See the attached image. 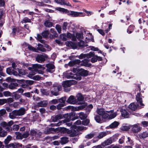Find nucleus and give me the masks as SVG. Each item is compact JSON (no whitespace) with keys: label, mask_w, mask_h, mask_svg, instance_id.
<instances>
[{"label":"nucleus","mask_w":148,"mask_h":148,"mask_svg":"<svg viewBox=\"0 0 148 148\" xmlns=\"http://www.w3.org/2000/svg\"><path fill=\"white\" fill-rule=\"evenodd\" d=\"M17 116H19L18 110H14L9 113V116L11 119H14Z\"/></svg>","instance_id":"nucleus-19"},{"label":"nucleus","mask_w":148,"mask_h":148,"mask_svg":"<svg viewBox=\"0 0 148 148\" xmlns=\"http://www.w3.org/2000/svg\"><path fill=\"white\" fill-rule=\"evenodd\" d=\"M59 129V127H58L56 129H54L53 128H49L47 129V133L49 134L51 133H53V132H56L57 130Z\"/></svg>","instance_id":"nucleus-39"},{"label":"nucleus","mask_w":148,"mask_h":148,"mask_svg":"<svg viewBox=\"0 0 148 148\" xmlns=\"http://www.w3.org/2000/svg\"><path fill=\"white\" fill-rule=\"evenodd\" d=\"M55 10H58L64 13L68 14V15L72 17L84 16L85 14L82 12H77L74 11H69L66 9L60 7H56Z\"/></svg>","instance_id":"nucleus-2"},{"label":"nucleus","mask_w":148,"mask_h":148,"mask_svg":"<svg viewBox=\"0 0 148 148\" xmlns=\"http://www.w3.org/2000/svg\"><path fill=\"white\" fill-rule=\"evenodd\" d=\"M19 128V127L18 125H14L13 126L12 129L14 130L17 131Z\"/></svg>","instance_id":"nucleus-60"},{"label":"nucleus","mask_w":148,"mask_h":148,"mask_svg":"<svg viewBox=\"0 0 148 148\" xmlns=\"http://www.w3.org/2000/svg\"><path fill=\"white\" fill-rule=\"evenodd\" d=\"M89 120L86 119L82 121V124L84 125H87L89 122Z\"/></svg>","instance_id":"nucleus-58"},{"label":"nucleus","mask_w":148,"mask_h":148,"mask_svg":"<svg viewBox=\"0 0 148 148\" xmlns=\"http://www.w3.org/2000/svg\"><path fill=\"white\" fill-rule=\"evenodd\" d=\"M63 78L67 79L74 78L78 80H80L81 79L80 76H77V74H73L72 71H67L63 73Z\"/></svg>","instance_id":"nucleus-4"},{"label":"nucleus","mask_w":148,"mask_h":148,"mask_svg":"<svg viewBox=\"0 0 148 148\" xmlns=\"http://www.w3.org/2000/svg\"><path fill=\"white\" fill-rule=\"evenodd\" d=\"M16 70L18 72V73L24 75H25V72L24 70L20 69L19 68H17V69Z\"/></svg>","instance_id":"nucleus-54"},{"label":"nucleus","mask_w":148,"mask_h":148,"mask_svg":"<svg viewBox=\"0 0 148 148\" xmlns=\"http://www.w3.org/2000/svg\"><path fill=\"white\" fill-rule=\"evenodd\" d=\"M32 79L35 80H39L40 79L43 80L44 79V78L42 77H40L38 75H36L34 76Z\"/></svg>","instance_id":"nucleus-45"},{"label":"nucleus","mask_w":148,"mask_h":148,"mask_svg":"<svg viewBox=\"0 0 148 148\" xmlns=\"http://www.w3.org/2000/svg\"><path fill=\"white\" fill-rule=\"evenodd\" d=\"M45 26L47 27H50L52 26V23L50 22L49 21H45Z\"/></svg>","instance_id":"nucleus-44"},{"label":"nucleus","mask_w":148,"mask_h":148,"mask_svg":"<svg viewBox=\"0 0 148 148\" xmlns=\"http://www.w3.org/2000/svg\"><path fill=\"white\" fill-rule=\"evenodd\" d=\"M77 82L75 80H69L63 81L62 86L63 87L66 88L72 85L75 84Z\"/></svg>","instance_id":"nucleus-12"},{"label":"nucleus","mask_w":148,"mask_h":148,"mask_svg":"<svg viewBox=\"0 0 148 148\" xmlns=\"http://www.w3.org/2000/svg\"><path fill=\"white\" fill-rule=\"evenodd\" d=\"M60 38L62 40L65 41L67 40V35L65 34H62L60 35Z\"/></svg>","instance_id":"nucleus-46"},{"label":"nucleus","mask_w":148,"mask_h":148,"mask_svg":"<svg viewBox=\"0 0 148 148\" xmlns=\"http://www.w3.org/2000/svg\"><path fill=\"white\" fill-rule=\"evenodd\" d=\"M83 62L82 65L85 66H89V64L88 63L89 61V60L87 59H85L83 60Z\"/></svg>","instance_id":"nucleus-41"},{"label":"nucleus","mask_w":148,"mask_h":148,"mask_svg":"<svg viewBox=\"0 0 148 148\" xmlns=\"http://www.w3.org/2000/svg\"><path fill=\"white\" fill-rule=\"evenodd\" d=\"M55 2L56 3L60 5H66L67 6L71 7V5L69 2L66 0H55Z\"/></svg>","instance_id":"nucleus-14"},{"label":"nucleus","mask_w":148,"mask_h":148,"mask_svg":"<svg viewBox=\"0 0 148 148\" xmlns=\"http://www.w3.org/2000/svg\"><path fill=\"white\" fill-rule=\"evenodd\" d=\"M62 86L60 85L54 86L52 88V90H51V94L55 96L58 95V92L61 90Z\"/></svg>","instance_id":"nucleus-10"},{"label":"nucleus","mask_w":148,"mask_h":148,"mask_svg":"<svg viewBox=\"0 0 148 148\" xmlns=\"http://www.w3.org/2000/svg\"><path fill=\"white\" fill-rule=\"evenodd\" d=\"M129 108L131 109L132 110L135 111L136 109L137 106L134 103H131L129 106Z\"/></svg>","instance_id":"nucleus-31"},{"label":"nucleus","mask_w":148,"mask_h":148,"mask_svg":"<svg viewBox=\"0 0 148 148\" xmlns=\"http://www.w3.org/2000/svg\"><path fill=\"white\" fill-rule=\"evenodd\" d=\"M7 131L3 130L2 128L0 127V137H4L7 135Z\"/></svg>","instance_id":"nucleus-28"},{"label":"nucleus","mask_w":148,"mask_h":148,"mask_svg":"<svg viewBox=\"0 0 148 148\" xmlns=\"http://www.w3.org/2000/svg\"><path fill=\"white\" fill-rule=\"evenodd\" d=\"M47 58V56L45 54L38 55L36 57V61L40 63H42L45 60V59Z\"/></svg>","instance_id":"nucleus-13"},{"label":"nucleus","mask_w":148,"mask_h":148,"mask_svg":"<svg viewBox=\"0 0 148 148\" xmlns=\"http://www.w3.org/2000/svg\"><path fill=\"white\" fill-rule=\"evenodd\" d=\"M122 116L125 118H128L129 116V113L125 110L121 109V110Z\"/></svg>","instance_id":"nucleus-26"},{"label":"nucleus","mask_w":148,"mask_h":148,"mask_svg":"<svg viewBox=\"0 0 148 148\" xmlns=\"http://www.w3.org/2000/svg\"><path fill=\"white\" fill-rule=\"evenodd\" d=\"M12 148H21L22 145L18 143H12Z\"/></svg>","instance_id":"nucleus-33"},{"label":"nucleus","mask_w":148,"mask_h":148,"mask_svg":"<svg viewBox=\"0 0 148 148\" xmlns=\"http://www.w3.org/2000/svg\"><path fill=\"white\" fill-rule=\"evenodd\" d=\"M89 48H90L91 50H92L94 51H98V53H101V51L100 50H99V49L93 46H90L88 47Z\"/></svg>","instance_id":"nucleus-48"},{"label":"nucleus","mask_w":148,"mask_h":148,"mask_svg":"<svg viewBox=\"0 0 148 148\" xmlns=\"http://www.w3.org/2000/svg\"><path fill=\"white\" fill-rule=\"evenodd\" d=\"M97 61V55L95 56L91 59V61L92 63H94Z\"/></svg>","instance_id":"nucleus-62"},{"label":"nucleus","mask_w":148,"mask_h":148,"mask_svg":"<svg viewBox=\"0 0 148 148\" xmlns=\"http://www.w3.org/2000/svg\"><path fill=\"white\" fill-rule=\"evenodd\" d=\"M66 45L68 47H71L73 48H76L77 45L79 47H86L87 45L84 43L83 41H80L77 44L76 43L73 42L71 41H67L66 42Z\"/></svg>","instance_id":"nucleus-3"},{"label":"nucleus","mask_w":148,"mask_h":148,"mask_svg":"<svg viewBox=\"0 0 148 148\" xmlns=\"http://www.w3.org/2000/svg\"><path fill=\"white\" fill-rule=\"evenodd\" d=\"M42 34L44 38H47L49 34V32L48 31L46 30L43 32Z\"/></svg>","instance_id":"nucleus-50"},{"label":"nucleus","mask_w":148,"mask_h":148,"mask_svg":"<svg viewBox=\"0 0 148 148\" xmlns=\"http://www.w3.org/2000/svg\"><path fill=\"white\" fill-rule=\"evenodd\" d=\"M18 84L16 83H12L9 86V88L11 89H14L16 88V87L18 86Z\"/></svg>","instance_id":"nucleus-37"},{"label":"nucleus","mask_w":148,"mask_h":148,"mask_svg":"<svg viewBox=\"0 0 148 148\" xmlns=\"http://www.w3.org/2000/svg\"><path fill=\"white\" fill-rule=\"evenodd\" d=\"M66 102L71 104H74L76 103L77 101L76 99L72 95H71L67 100Z\"/></svg>","instance_id":"nucleus-18"},{"label":"nucleus","mask_w":148,"mask_h":148,"mask_svg":"<svg viewBox=\"0 0 148 148\" xmlns=\"http://www.w3.org/2000/svg\"><path fill=\"white\" fill-rule=\"evenodd\" d=\"M56 28L58 33H61V27L60 25H56Z\"/></svg>","instance_id":"nucleus-56"},{"label":"nucleus","mask_w":148,"mask_h":148,"mask_svg":"<svg viewBox=\"0 0 148 148\" xmlns=\"http://www.w3.org/2000/svg\"><path fill=\"white\" fill-rule=\"evenodd\" d=\"M119 125V123L118 122L115 121L110 124L109 126L110 128H113L116 127Z\"/></svg>","instance_id":"nucleus-30"},{"label":"nucleus","mask_w":148,"mask_h":148,"mask_svg":"<svg viewBox=\"0 0 148 148\" xmlns=\"http://www.w3.org/2000/svg\"><path fill=\"white\" fill-rule=\"evenodd\" d=\"M68 141V138L66 137H64L61 138L60 143L62 144L63 145L66 143Z\"/></svg>","instance_id":"nucleus-35"},{"label":"nucleus","mask_w":148,"mask_h":148,"mask_svg":"<svg viewBox=\"0 0 148 148\" xmlns=\"http://www.w3.org/2000/svg\"><path fill=\"white\" fill-rule=\"evenodd\" d=\"M130 129V125L122 126L121 127V129L122 131H127Z\"/></svg>","instance_id":"nucleus-38"},{"label":"nucleus","mask_w":148,"mask_h":148,"mask_svg":"<svg viewBox=\"0 0 148 148\" xmlns=\"http://www.w3.org/2000/svg\"><path fill=\"white\" fill-rule=\"evenodd\" d=\"M108 112V114L109 116L107 119H111L114 118L117 115L116 112H113L112 110H111Z\"/></svg>","instance_id":"nucleus-22"},{"label":"nucleus","mask_w":148,"mask_h":148,"mask_svg":"<svg viewBox=\"0 0 148 148\" xmlns=\"http://www.w3.org/2000/svg\"><path fill=\"white\" fill-rule=\"evenodd\" d=\"M78 100L79 101H82L84 99V97L80 94H78L77 95Z\"/></svg>","instance_id":"nucleus-53"},{"label":"nucleus","mask_w":148,"mask_h":148,"mask_svg":"<svg viewBox=\"0 0 148 148\" xmlns=\"http://www.w3.org/2000/svg\"><path fill=\"white\" fill-rule=\"evenodd\" d=\"M22 134V135L23 138H27L29 135V133L28 132H26Z\"/></svg>","instance_id":"nucleus-59"},{"label":"nucleus","mask_w":148,"mask_h":148,"mask_svg":"<svg viewBox=\"0 0 148 148\" xmlns=\"http://www.w3.org/2000/svg\"><path fill=\"white\" fill-rule=\"evenodd\" d=\"M97 113L104 119H106L108 118V115L105 112L104 110L102 108H97L96 110Z\"/></svg>","instance_id":"nucleus-11"},{"label":"nucleus","mask_w":148,"mask_h":148,"mask_svg":"<svg viewBox=\"0 0 148 148\" xmlns=\"http://www.w3.org/2000/svg\"><path fill=\"white\" fill-rule=\"evenodd\" d=\"M13 121L11 120L8 122L3 121L0 123V126L4 128L7 131L10 132L12 130L11 126L13 124Z\"/></svg>","instance_id":"nucleus-5"},{"label":"nucleus","mask_w":148,"mask_h":148,"mask_svg":"<svg viewBox=\"0 0 148 148\" xmlns=\"http://www.w3.org/2000/svg\"><path fill=\"white\" fill-rule=\"evenodd\" d=\"M80 62V61L79 60H75L73 61H70L69 63V66H72L75 64H79Z\"/></svg>","instance_id":"nucleus-32"},{"label":"nucleus","mask_w":148,"mask_h":148,"mask_svg":"<svg viewBox=\"0 0 148 148\" xmlns=\"http://www.w3.org/2000/svg\"><path fill=\"white\" fill-rule=\"evenodd\" d=\"M63 117L65 118V119L63 121H60L57 123L56 125V126H59L62 123L68 122L71 120L73 121L76 119L74 117L73 114H69L67 113L64 114L63 116L61 114H59L55 116H53L51 118V120L53 122H56L58 120L62 119Z\"/></svg>","instance_id":"nucleus-1"},{"label":"nucleus","mask_w":148,"mask_h":148,"mask_svg":"<svg viewBox=\"0 0 148 148\" xmlns=\"http://www.w3.org/2000/svg\"><path fill=\"white\" fill-rule=\"evenodd\" d=\"M95 135V133H90L85 136V138L87 139H90L92 138Z\"/></svg>","instance_id":"nucleus-36"},{"label":"nucleus","mask_w":148,"mask_h":148,"mask_svg":"<svg viewBox=\"0 0 148 148\" xmlns=\"http://www.w3.org/2000/svg\"><path fill=\"white\" fill-rule=\"evenodd\" d=\"M58 130H60L61 132L64 134L67 133L71 137H73L76 136L77 134L75 132H74V131L70 130L66 128H59Z\"/></svg>","instance_id":"nucleus-8"},{"label":"nucleus","mask_w":148,"mask_h":148,"mask_svg":"<svg viewBox=\"0 0 148 148\" xmlns=\"http://www.w3.org/2000/svg\"><path fill=\"white\" fill-rule=\"evenodd\" d=\"M19 116L24 115L25 112V109L23 108H21L18 110Z\"/></svg>","instance_id":"nucleus-34"},{"label":"nucleus","mask_w":148,"mask_h":148,"mask_svg":"<svg viewBox=\"0 0 148 148\" xmlns=\"http://www.w3.org/2000/svg\"><path fill=\"white\" fill-rule=\"evenodd\" d=\"M140 138H145L148 137V131H145L140 134L139 135Z\"/></svg>","instance_id":"nucleus-29"},{"label":"nucleus","mask_w":148,"mask_h":148,"mask_svg":"<svg viewBox=\"0 0 148 148\" xmlns=\"http://www.w3.org/2000/svg\"><path fill=\"white\" fill-rule=\"evenodd\" d=\"M3 94L4 95L5 97H8L11 95L10 92L8 91L4 92Z\"/></svg>","instance_id":"nucleus-64"},{"label":"nucleus","mask_w":148,"mask_h":148,"mask_svg":"<svg viewBox=\"0 0 148 148\" xmlns=\"http://www.w3.org/2000/svg\"><path fill=\"white\" fill-rule=\"evenodd\" d=\"M95 119L96 122L98 123H101L102 122V121L99 115H97L95 116Z\"/></svg>","instance_id":"nucleus-49"},{"label":"nucleus","mask_w":148,"mask_h":148,"mask_svg":"<svg viewBox=\"0 0 148 148\" xmlns=\"http://www.w3.org/2000/svg\"><path fill=\"white\" fill-rule=\"evenodd\" d=\"M137 102L139 103L140 106H144V104L142 103V96L140 93H138L136 96Z\"/></svg>","instance_id":"nucleus-20"},{"label":"nucleus","mask_w":148,"mask_h":148,"mask_svg":"<svg viewBox=\"0 0 148 148\" xmlns=\"http://www.w3.org/2000/svg\"><path fill=\"white\" fill-rule=\"evenodd\" d=\"M114 140L113 138L111 137L101 143V145L94 146L92 148H102V147H104L110 144L114 141Z\"/></svg>","instance_id":"nucleus-7"},{"label":"nucleus","mask_w":148,"mask_h":148,"mask_svg":"<svg viewBox=\"0 0 148 148\" xmlns=\"http://www.w3.org/2000/svg\"><path fill=\"white\" fill-rule=\"evenodd\" d=\"M69 23L66 22H64L63 23V26H62V29L63 30H65L67 29V27Z\"/></svg>","instance_id":"nucleus-61"},{"label":"nucleus","mask_w":148,"mask_h":148,"mask_svg":"<svg viewBox=\"0 0 148 148\" xmlns=\"http://www.w3.org/2000/svg\"><path fill=\"white\" fill-rule=\"evenodd\" d=\"M79 117L81 119H86V115L83 112H81L79 113Z\"/></svg>","instance_id":"nucleus-52"},{"label":"nucleus","mask_w":148,"mask_h":148,"mask_svg":"<svg viewBox=\"0 0 148 148\" xmlns=\"http://www.w3.org/2000/svg\"><path fill=\"white\" fill-rule=\"evenodd\" d=\"M41 92L42 93L46 95H48L49 94V92L47 91L46 90L44 89H41Z\"/></svg>","instance_id":"nucleus-63"},{"label":"nucleus","mask_w":148,"mask_h":148,"mask_svg":"<svg viewBox=\"0 0 148 148\" xmlns=\"http://www.w3.org/2000/svg\"><path fill=\"white\" fill-rule=\"evenodd\" d=\"M66 99V97H63L58 100V101L61 103H64Z\"/></svg>","instance_id":"nucleus-55"},{"label":"nucleus","mask_w":148,"mask_h":148,"mask_svg":"<svg viewBox=\"0 0 148 148\" xmlns=\"http://www.w3.org/2000/svg\"><path fill=\"white\" fill-rule=\"evenodd\" d=\"M47 102L46 101H41L38 103V105L41 107H45L47 104Z\"/></svg>","instance_id":"nucleus-42"},{"label":"nucleus","mask_w":148,"mask_h":148,"mask_svg":"<svg viewBox=\"0 0 148 148\" xmlns=\"http://www.w3.org/2000/svg\"><path fill=\"white\" fill-rule=\"evenodd\" d=\"M27 47L28 48L29 50L32 51L34 52H37L38 50L43 52H45L46 51V50L44 48L43 45L40 44H38V47H37L36 49L29 45H27Z\"/></svg>","instance_id":"nucleus-6"},{"label":"nucleus","mask_w":148,"mask_h":148,"mask_svg":"<svg viewBox=\"0 0 148 148\" xmlns=\"http://www.w3.org/2000/svg\"><path fill=\"white\" fill-rule=\"evenodd\" d=\"M14 70L11 68H8L6 70L7 73L10 75L13 74L14 75H17L18 74V73Z\"/></svg>","instance_id":"nucleus-23"},{"label":"nucleus","mask_w":148,"mask_h":148,"mask_svg":"<svg viewBox=\"0 0 148 148\" xmlns=\"http://www.w3.org/2000/svg\"><path fill=\"white\" fill-rule=\"evenodd\" d=\"M85 58H90L93 56L95 55V53L94 52H90L88 53L85 54Z\"/></svg>","instance_id":"nucleus-40"},{"label":"nucleus","mask_w":148,"mask_h":148,"mask_svg":"<svg viewBox=\"0 0 148 148\" xmlns=\"http://www.w3.org/2000/svg\"><path fill=\"white\" fill-rule=\"evenodd\" d=\"M30 19L27 17L24 18L22 21V23H30Z\"/></svg>","instance_id":"nucleus-57"},{"label":"nucleus","mask_w":148,"mask_h":148,"mask_svg":"<svg viewBox=\"0 0 148 148\" xmlns=\"http://www.w3.org/2000/svg\"><path fill=\"white\" fill-rule=\"evenodd\" d=\"M81 123V121L80 120H77L76 121L75 123H74V125L75 127L77 128V131H80L83 130H85L86 129V127H81L79 126H77L76 125H78L80 124Z\"/></svg>","instance_id":"nucleus-16"},{"label":"nucleus","mask_w":148,"mask_h":148,"mask_svg":"<svg viewBox=\"0 0 148 148\" xmlns=\"http://www.w3.org/2000/svg\"><path fill=\"white\" fill-rule=\"evenodd\" d=\"M16 135V138L18 139H23L22 134L19 132H16L15 133Z\"/></svg>","instance_id":"nucleus-47"},{"label":"nucleus","mask_w":148,"mask_h":148,"mask_svg":"<svg viewBox=\"0 0 148 148\" xmlns=\"http://www.w3.org/2000/svg\"><path fill=\"white\" fill-rule=\"evenodd\" d=\"M142 127L138 123H137L132 125H130V129L131 132L133 133H137L140 132Z\"/></svg>","instance_id":"nucleus-9"},{"label":"nucleus","mask_w":148,"mask_h":148,"mask_svg":"<svg viewBox=\"0 0 148 148\" xmlns=\"http://www.w3.org/2000/svg\"><path fill=\"white\" fill-rule=\"evenodd\" d=\"M84 107L82 106H79L78 107H75L72 106H69L66 107L67 110H71L73 111H79L83 109Z\"/></svg>","instance_id":"nucleus-15"},{"label":"nucleus","mask_w":148,"mask_h":148,"mask_svg":"<svg viewBox=\"0 0 148 148\" xmlns=\"http://www.w3.org/2000/svg\"><path fill=\"white\" fill-rule=\"evenodd\" d=\"M47 67L46 71L47 72L50 73H52L54 71V66L52 64H48L46 65Z\"/></svg>","instance_id":"nucleus-17"},{"label":"nucleus","mask_w":148,"mask_h":148,"mask_svg":"<svg viewBox=\"0 0 148 148\" xmlns=\"http://www.w3.org/2000/svg\"><path fill=\"white\" fill-rule=\"evenodd\" d=\"M12 137L10 136H8L5 140L4 143L5 144H8L11 140Z\"/></svg>","instance_id":"nucleus-43"},{"label":"nucleus","mask_w":148,"mask_h":148,"mask_svg":"<svg viewBox=\"0 0 148 148\" xmlns=\"http://www.w3.org/2000/svg\"><path fill=\"white\" fill-rule=\"evenodd\" d=\"M88 73V71L86 70H85L83 69H80L78 71V74L79 75V76L77 75V76H80L81 77V76H87Z\"/></svg>","instance_id":"nucleus-21"},{"label":"nucleus","mask_w":148,"mask_h":148,"mask_svg":"<svg viewBox=\"0 0 148 148\" xmlns=\"http://www.w3.org/2000/svg\"><path fill=\"white\" fill-rule=\"evenodd\" d=\"M108 131L100 132L99 134L97 137L99 139H101L107 135L108 134Z\"/></svg>","instance_id":"nucleus-27"},{"label":"nucleus","mask_w":148,"mask_h":148,"mask_svg":"<svg viewBox=\"0 0 148 148\" xmlns=\"http://www.w3.org/2000/svg\"><path fill=\"white\" fill-rule=\"evenodd\" d=\"M134 26L133 25H130L127 29V32L129 33H131L133 30Z\"/></svg>","instance_id":"nucleus-51"},{"label":"nucleus","mask_w":148,"mask_h":148,"mask_svg":"<svg viewBox=\"0 0 148 148\" xmlns=\"http://www.w3.org/2000/svg\"><path fill=\"white\" fill-rule=\"evenodd\" d=\"M50 32L51 34L49 36V38H50L52 39L54 38L57 37L58 34L54 29L51 28L50 30Z\"/></svg>","instance_id":"nucleus-24"},{"label":"nucleus","mask_w":148,"mask_h":148,"mask_svg":"<svg viewBox=\"0 0 148 148\" xmlns=\"http://www.w3.org/2000/svg\"><path fill=\"white\" fill-rule=\"evenodd\" d=\"M33 68L35 71L40 69L42 70H44L45 69V68L42 66L41 65L37 64H34L33 65Z\"/></svg>","instance_id":"nucleus-25"}]
</instances>
